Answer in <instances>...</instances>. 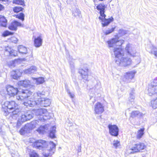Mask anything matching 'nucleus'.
<instances>
[{
	"label": "nucleus",
	"mask_w": 157,
	"mask_h": 157,
	"mask_svg": "<svg viewBox=\"0 0 157 157\" xmlns=\"http://www.w3.org/2000/svg\"><path fill=\"white\" fill-rule=\"evenodd\" d=\"M2 111L5 116L10 114L13 119H15L21 115L17 121V126L18 127H20L23 123L30 120L33 117V113L30 110L25 113L24 114H21L20 109H18L17 104L14 101L2 102Z\"/></svg>",
	"instance_id": "f257e3e1"
},
{
	"label": "nucleus",
	"mask_w": 157,
	"mask_h": 157,
	"mask_svg": "<svg viewBox=\"0 0 157 157\" xmlns=\"http://www.w3.org/2000/svg\"><path fill=\"white\" fill-rule=\"evenodd\" d=\"M45 95L44 92L38 91L34 94L33 98L34 100H27L23 104L27 107H33L37 106H49L51 104L50 100L44 97Z\"/></svg>",
	"instance_id": "f03ea898"
},
{
	"label": "nucleus",
	"mask_w": 157,
	"mask_h": 157,
	"mask_svg": "<svg viewBox=\"0 0 157 157\" xmlns=\"http://www.w3.org/2000/svg\"><path fill=\"white\" fill-rule=\"evenodd\" d=\"M113 52L116 58V63L118 65L126 67L130 65L131 63V59L126 57L123 53V50L119 48L113 49Z\"/></svg>",
	"instance_id": "7ed1b4c3"
},
{
	"label": "nucleus",
	"mask_w": 157,
	"mask_h": 157,
	"mask_svg": "<svg viewBox=\"0 0 157 157\" xmlns=\"http://www.w3.org/2000/svg\"><path fill=\"white\" fill-rule=\"evenodd\" d=\"M148 94L150 96L157 94V78L152 80L148 85ZM151 104L154 109L157 108V97L151 101Z\"/></svg>",
	"instance_id": "20e7f679"
},
{
	"label": "nucleus",
	"mask_w": 157,
	"mask_h": 157,
	"mask_svg": "<svg viewBox=\"0 0 157 157\" xmlns=\"http://www.w3.org/2000/svg\"><path fill=\"white\" fill-rule=\"evenodd\" d=\"M41 121L39 120H36L27 124L24 127L20 129L19 131L20 134L22 135H24L26 133L29 132L30 130L34 128L38 127L41 124Z\"/></svg>",
	"instance_id": "39448f33"
},
{
	"label": "nucleus",
	"mask_w": 157,
	"mask_h": 157,
	"mask_svg": "<svg viewBox=\"0 0 157 157\" xmlns=\"http://www.w3.org/2000/svg\"><path fill=\"white\" fill-rule=\"evenodd\" d=\"M34 111L36 116H40L39 120L40 121H45L50 118L49 113L45 109H39Z\"/></svg>",
	"instance_id": "423d86ee"
},
{
	"label": "nucleus",
	"mask_w": 157,
	"mask_h": 157,
	"mask_svg": "<svg viewBox=\"0 0 157 157\" xmlns=\"http://www.w3.org/2000/svg\"><path fill=\"white\" fill-rule=\"evenodd\" d=\"M32 146L34 148L36 149L42 151L46 150L48 148V142L42 140H36Z\"/></svg>",
	"instance_id": "0eeeda50"
},
{
	"label": "nucleus",
	"mask_w": 157,
	"mask_h": 157,
	"mask_svg": "<svg viewBox=\"0 0 157 157\" xmlns=\"http://www.w3.org/2000/svg\"><path fill=\"white\" fill-rule=\"evenodd\" d=\"M32 92L29 90H22L19 91L16 95L17 99L18 100H22L29 97L32 95Z\"/></svg>",
	"instance_id": "6e6552de"
},
{
	"label": "nucleus",
	"mask_w": 157,
	"mask_h": 157,
	"mask_svg": "<svg viewBox=\"0 0 157 157\" xmlns=\"http://www.w3.org/2000/svg\"><path fill=\"white\" fill-rule=\"evenodd\" d=\"M146 147V145L143 143L136 144L132 147L131 149L128 150V152L129 154L139 152L140 150L144 149Z\"/></svg>",
	"instance_id": "1a4fd4ad"
},
{
	"label": "nucleus",
	"mask_w": 157,
	"mask_h": 157,
	"mask_svg": "<svg viewBox=\"0 0 157 157\" xmlns=\"http://www.w3.org/2000/svg\"><path fill=\"white\" fill-rule=\"evenodd\" d=\"M125 50L128 54L130 56L133 57L137 56L139 57V53L136 52L135 48L132 44H128L125 48Z\"/></svg>",
	"instance_id": "9d476101"
},
{
	"label": "nucleus",
	"mask_w": 157,
	"mask_h": 157,
	"mask_svg": "<svg viewBox=\"0 0 157 157\" xmlns=\"http://www.w3.org/2000/svg\"><path fill=\"white\" fill-rule=\"evenodd\" d=\"M105 6L104 5L102 4H99L97 6V9L100 11V16L99 17L100 20H113V18L111 17V18L106 19L105 18V15L104 14V10L105 9Z\"/></svg>",
	"instance_id": "9b49d317"
},
{
	"label": "nucleus",
	"mask_w": 157,
	"mask_h": 157,
	"mask_svg": "<svg viewBox=\"0 0 157 157\" xmlns=\"http://www.w3.org/2000/svg\"><path fill=\"white\" fill-rule=\"evenodd\" d=\"M7 94L11 97H14L16 95H17L18 93V89L10 85L7 86L6 87Z\"/></svg>",
	"instance_id": "f8f14e48"
},
{
	"label": "nucleus",
	"mask_w": 157,
	"mask_h": 157,
	"mask_svg": "<svg viewBox=\"0 0 157 157\" xmlns=\"http://www.w3.org/2000/svg\"><path fill=\"white\" fill-rule=\"evenodd\" d=\"M109 133L112 136H117L118 135L119 129L118 127L115 125L109 124L108 125Z\"/></svg>",
	"instance_id": "ddd939ff"
},
{
	"label": "nucleus",
	"mask_w": 157,
	"mask_h": 157,
	"mask_svg": "<svg viewBox=\"0 0 157 157\" xmlns=\"http://www.w3.org/2000/svg\"><path fill=\"white\" fill-rule=\"evenodd\" d=\"M78 72L79 73L82 79L85 81H88L89 69L87 67L84 69H79Z\"/></svg>",
	"instance_id": "4468645a"
},
{
	"label": "nucleus",
	"mask_w": 157,
	"mask_h": 157,
	"mask_svg": "<svg viewBox=\"0 0 157 157\" xmlns=\"http://www.w3.org/2000/svg\"><path fill=\"white\" fill-rule=\"evenodd\" d=\"M136 73L134 71H131L126 73L123 78V81L127 82H130V80L134 78Z\"/></svg>",
	"instance_id": "2eb2a0df"
},
{
	"label": "nucleus",
	"mask_w": 157,
	"mask_h": 157,
	"mask_svg": "<svg viewBox=\"0 0 157 157\" xmlns=\"http://www.w3.org/2000/svg\"><path fill=\"white\" fill-rule=\"evenodd\" d=\"M104 111V108L103 105L99 102H98L94 105V111L95 114H100Z\"/></svg>",
	"instance_id": "dca6fc26"
},
{
	"label": "nucleus",
	"mask_w": 157,
	"mask_h": 157,
	"mask_svg": "<svg viewBox=\"0 0 157 157\" xmlns=\"http://www.w3.org/2000/svg\"><path fill=\"white\" fill-rule=\"evenodd\" d=\"M23 24L17 22L16 20L12 22L9 26V29L11 30L16 31L17 27H23Z\"/></svg>",
	"instance_id": "f3484780"
},
{
	"label": "nucleus",
	"mask_w": 157,
	"mask_h": 157,
	"mask_svg": "<svg viewBox=\"0 0 157 157\" xmlns=\"http://www.w3.org/2000/svg\"><path fill=\"white\" fill-rule=\"evenodd\" d=\"M22 71L21 70L17 69L15 71H13L11 72V76L13 79H17L21 76Z\"/></svg>",
	"instance_id": "a211bd4d"
},
{
	"label": "nucleus",
	"mask_w": 157,
	"mask_h": 157,
	"mask_svg": "<svg viewBox=\"0 0 157 157\" xmlns=\"http://www.w3.org/2000/svg\"><path fill=\"white\" fill-rule=\"evenodd\" d=\"M42 43V39L40 36L35 38L34 45L36 48H38L41 46Z\"/></svg>",
	"instance_id": "6ab92c4d"
},
{
	"label": "nucleus",
	"mask_w": 157,
	"mask_h": 157,
	"mask_svg": "<svg viewBox=\"0 0 157 157\" xmlns=\"http://www.w3.org/2000/svg\"><path fill=\"white\" fill-rule=\"evenodd\" d=\"M31 82L30 81L28 80H22L18 82V84L20 86L25 87H27L30 86Z\"/></svg>",
	"instance_id": "aec40b11"
},
{
	"label": "nucleus",
	"mask_w": 157,
	"mask_h": 157,
	"mask_svg": "<svg viewBox=\"0 0 157 157\" xmlns=\"http://www.w3.org/2000/svg\"><path fill=\"white\" fill-rule=\"evenodd\" d=\"M36 71V67L33 66L23 71L25 74H30L34 73Z\"/></svg>",
	"instance_id": "412c9836"
},
{
	"label": "nucleus",
	"mask_w": 157,
	"mask_h": 157,
	"mask_svg": "<svg viewBox=\"0 0 157 157\" xmlns=\"http://www.w3.org/2000/svg\"><path fill=\"white\" fill-rule=\"evenodd\" d=\"M117 41V37L113 38L111 40L107 41L109 47H113L114 46L116 45Z\"/></svg>",
	"instance_id": "4be33fe9"
},
{
	"label": "nucleus",
	"mask_w": 157,
	"mask_h": 157,
	"mask_svg": "<svg viewBox=\"0 0 157 157\" xmlns=\"http://www.w3.org/2000/svg\"><path fill=\"white\" fill-rule=\"evenodd\" d=\"M56 145L53 142L50 141L49 143L48 142V146L47 149L50 151H53L55 149Z\"/></svg>",
	"instance_id": "5701e85b"
},
{
	"label": "nucleus",
	"mask_w": 157,
	"mask_h": 157,
	"mask_svg": "<svg viewBox=\"0 0 157 157\" xmlns=\"http://www.w3.org/2000/svg\"><path fill=\"white\" fill-rule=\"evenodd\" d=\"M6 51L8 52L10 55L12 56H15L17 55V52L12 49H11L9 47H7L6 48Z\"/></svg>",
	"instance_id": "b1692460"
},
{
	"label": "nucleus",
	"mask_w": 157,
	"mask_h": 157,
	"mask_svg": "<svg viewBox=\"0 0 157 157\" xmlns=\"http://www.w3.org/2000/svg\"><path fill=\"white\" fill-rule=\"evenodd\" d=\"M18 49L19 52L21 54H26L27 52V48L23 46H19Z\"/></svg>",
	"instance_id": "393cba45"
},
{
	"label": "nucleus",
	"mask_w": 157,
	"mask_h": 157,
	"mask_svg": "<svg viewBox=\"0 0 157 157\" xmlns=\"http://www.w3.org/2000/svg\"><path fill=\"white\" fill-rule=\"evenodd\" d=\"M56 127L54 126L52 127L50 130L49 136L52 138L55 137V133L56 131Z\"/></svg>",
	"instance_id": "a878e982"
},
{
	"label": "nucleus",
	"mask_w": 157,
	"mask_h": 157,
	"mask_svg": "<svg viewBox=\"0 0 157 157\" xmlns=\"http://www.w3.org/2000/svg\"><path fill=\"white\" fill-rule=\"evenodd\" d=\"M141 113H140L138 111H135L132 112L130 116L132 118H134L136 116L140 117L141 116Z\"/></svg>",
	"instance_id": "bb28decb"
},
{
	"label": "nucleus",
	"mask_w": 157,
	"mask_h": 157,
	"mask_svg": "<svg viewBox=\"0 0 157 157\" xmlns=\"http://www.w3.org/2000/svg\"><path fill=\"white\" fill-rule=\"evenodd\" d=\"M134 90H132L130 94V97L129 98V101L131 102L132 104L134 102V99L135 98L134 96L133 95L134 94Z\"/></svg>",
	"instance_id": "cd10ccee"
},
{
	"label": "nucleus",
	"mask_w": 157,
	"mask_h": 157,
	"mask_svg": "<svg viewBox=\"0 0 157 157\" xmlns=\"http://www.w3.org/2000/svg\"><path fill=\"white\" fill-rule=\"evenodd\" d=\"M32 79L33 80H35L36 82L38 84H42L44 82V78L42 77H40L37 78H33Z\"/></svg>",
	"instance_id": "c85d7f7f"
},
{
	"label": "nucleus",
	"mask_w": 157,
	"mask_h": 157,
	"mask_svg": "<svg viewBox=\"0 0 157 157\" xmlns=\"http://www.w3.org/2000/svg\"><path fill=\"white\" fill-rule=\"evenodd\" d=\"M29 157H40L39 155L36 151L32 150L29 153Z\"/></svg>",
	"instance_id": "c756f323"
},
{
	"label": "nucleus",
	"mask_w": 157,
	"mask_h": 157,
	"mask_svg": "<svg viewBox=\"0 0 157 157\" xmlns=\"http://www.w3.org/2000/svg\"><path fill=\"white\" fill-rule=\"evenodd\" d=\"M46 125L45 126H40V127L38 128L37 131L40 134H43L45 132Z\"/></svg>",
	"instance_id": "7c9ffc66"
},
{
	"label": "nucleus",
	"mask_w": 157,
	"mask_h": 157,
	"mask_svg": "<svg viewBox=\"0 0 157 157\" xmlns=\"http://www.w3.org/2000/svg\"><path fill=\"white\" fill-rule=\"evenodd\" d=\"M80 14V12L79 10L78 9H76L74 11H73V14L75 17H77L76 19H78V18L77 17H79Z\"/></svg>",
	"instance_id": "2f4dec72"
},
{
	"label": "nucleus",
	"mask_w": 157,
	"mask_h": 157,
	"mask_svg": "<svg viewBox=\"0 0 157 157\" xmlns=\"http://www.w3.org/2000/svg\"><path fill=\"white\" fill-rule=\"evenodd\" d=\"M144 128H141L138 132L137 135V138L138 139L140 138L144 134Z\"/></svg>",
	"instance_id": "473e14b6"
},
{
	"label": "nucleus",
	"mask_w": 157,
	"mask_h": 157,
	"mask_svg": "<svg viewBox=\"0 0 157 157\" xmlns=\"http://www.w3.org/2000/svg\"><path fill=\"white\" fill-rule=\"evenodd\" d=\"M13 3H15L21 5H25V2L23 0H15L13 2Z\"/></svg>",
	"instance_id": "72a5a7b5"
},
{
	"label": "nucleus",
	"mask_w": 157,
	"mask_h": 157,
	"mask_svg": "<svg viewBox=\"0 0 157 157\" xmlns=\"http://www.w3.org/2000/svg\"><path fill=\"white\" fill-rule=\"evenodd\" d=\"M157 49V48L153 46L150 52L149 53L151 54H153L157 57V51L156 50Z\"/></svg>",
	"instance_id": "f704fd0d"
},
{
	"label": "nucleus",
	"mask_w": 157,
	"mask_h": 157,
	"mask_svg": "<svg viewBox=\"0 0 157 157\" xmlns=\"http://www.w3.org/2000/svg\"><path fill=\"white\" fill-rule=\"evenodd\" d=\"M69 61L70 67L71 70H73L74 69V65L73 61L75 60L71 58H69L68 59Z\"/></svg>",
	"instance_id": "c9c22d12"
},
{
	"label": "nucleus",
	"mask_w": 157,
	"mask_h": 157,
	"mask_svg": "<svg viewBox=\"0 0 157 157\" xmlns=\"http://www.w3.org/2000/svg\"><path fill=\"white\" fill-rule=\"evenodd\" d=\"M113 20H101V23L102 26L104 27L108 25Z\"/></svg>",
	"instance_id": "e433bc0d"
},
{
	"label": "nucleus",
	"mask_w": 157,
	"mask_h": 157,
	"mask_svg": "<svg viewBox=\"0 0 157 157\" xmlns=\"http://www.w3.org/2000/svg\"><path fill=\"white\" fill-rule=\"evenodd\" d=\"M13 34V33L10 32H9L8 30L5 31L2 34V36L3 37H6L10 35H12Z\"/></svg>",
	"instance_id": "4c0bfd02"
},
{
	"label": "nucleus",
	"mask_w": 157,
	"mask_h": 157,
	"mask_svg": "<svg viewBox=\"0 0 157 157\" xmlns=\"http://www.w3.org/2000/svg\"><path fill=\"white\" fill-rule=\"evenodd\" d=\"M23 9V8L21 7L17 6L14 7L13 8V11L14 12L17 13L20 11H22Z\"/></svg>",
	"instance_id": "58836bf2"
},
{
	"label": "nucleus",
	"mask_w": 157,
	"mask_h": 157,
	"mask_svg": "<svg viewBox=\"0 0 157 157\" xmlns=\"http://www.w3.org/2000/svg\"><path fill=\"white\" fill-rule=\"evenodd\" d=\"M7 20H0V26L6 27V26Z\"/></svg>",
	"instance_id": "ea45409f"
},
{
	"label": "nucleus",
	"mask_w": 157,
	"mask_h": 157,
	"mask_svg": "<svg viewBox=\"0 0 157 157\" xmlns=\"http://www.w3.org/2000/svg\"><path fill=\"white\" fill-rule=\"evenodd\" d=\"M24 14L22 13H19L16 15V17L20 20H24Z\"/></svg>",
	"instance_id": "a19ab883"
},
{
	"label": "nucleus",
	"mask_w": 157,
	"mask_h": 157,
	"mask_svg": "<svg viewBox=\"0 0 157 157\" xmlns=\"http://www.w3.org/2000/svg\"><path fill=\"white\" fill-rule=\"evenodd\" d=\"M120 143L118 140H114L113 142V146L116 148L120 145Z\"/></svg>",
	"instance_id": "79ce46f5"
},
{
	"label": "nucleus",
	"mask_w": 157,
	"mask_h": 157,
	"mask_svg": "<svg viewBox=\"0 0 157 157\" xmlns=\"http://www.w3.org/2000/svg\"><path fill=\"white\" fill-rule=\"evenodd\" d=\"M124 41L123 40H119L118 38L117 37V41L116 43V46H121L123 43Z\"/></svg>",
	"instance_id": "37998d69"
},
{
	"label": "nucleus",
	"mask_w": 157,
	"mask_h": 157,
	"mask_svg": "<svg viewBox=\"0 0 157 157\" xmlns=\"http://www.w3.org/2000/svg\"><path fill=\"white\" fill-rule=\"evenodd\" d=\"M115 27L111 29L106 30L105 32V34L106 35H108L113 32L115 29Z\"/></svg>",
	"instance_id": "c03bdc74"
},
{
	"label": "nucleus",
	"mask_w": 157,
	"mask_h": 157,
	"mask_svg": "<svg viewBox=\"0 0 157 157\" xmlns=\"http://www.w3.org/2000/svg\"><path fill=\"white\" fill-rule=\"evenodd\" d=\"M16 61H12L8 63V64L11 67H14L15 66V63Z\"/></svg>",
	"instance_id": "a18cd8bd"
},
{
	"label": "nucleus",
	"mask_w": 157,
	"mask_h": 157,
	"mask_svg": "<svg viewBox=\"0 0 157 157\" xmlns=\"http://www.w3.org/2000/svg\"><path fill=\"white\" fill-rule=\"evenodd\" d=\"M10 40L12 42H13L14 43H16L18 41L17 38L14 36H13L11 37Z\"/></svg>",
	"instance_id": "49530a36"
},
{
	"label": "nucleus",
	"mask_w": 157,
	"mask_h": 157,
	"mask_svg": "<svg viewBox=\"0 0 157 157\" xmlns=\"http://www.w3.org/2000/svg\"><path fill=\"white\" fill-rule=\"evenodd\" d=\"M127 33L126 31L123 29H120L119 31V33L121 35H123L126 34Z\"/></svg>",
	"instance_id": "de8ad7c7"
},
{
	"label": "nucleus",
	"mask_w": 157,
	"mask_h": 157,
	"mask_svg": "<svg viewBox=\"0 0 157 157\" xmlns=\"http://www.w3.org/2000/svg\"><path fill=\"white\" fill-rule=\"evenodd\" d=\"M98 84H97L93 88H92V89H90V90H91V91H93L94 90V91H95L96 90H97L98 89Z\"/></svg>",
	"instance_id": "09e8293b"
},
{
	"label": "nucleus",
	"mask_w": 157,
	"mask_h": 157,
	"mask_svg": "<svg viewBox=\"0 0 157 157\" xmlns=\"http://www.w3.org/2000/svg\"><path fill=\"white\" fill-rule=\"evenodd\" d=\"M68 93L69 94L71 98H73L74 97V94L71 93L70 92V91H68Z\"/></svg>",
	"instance_id": "8fccbe9b"
},
{
	"label": "nucleus",
	"mask_w": 157,
	"mask_h": 157,
	"mask_svg": "<svg viewBox=\"0 0 157 157\" xmlns=\"http://www.w3.org/2000/svg\"><path fill=\"white\" fill-rule=\"evenodd\" d=\"M9 2V0H3L2 2V3L3 4H7Z\"/></svg>",
	"instance_id": "3c124183"
},
{
	"label": "nucleus",
	"mask_w": 157,
	"mask_h": 157,
	"mask_svg": "<svg viewBox=\"0 0 157 157\" xmlns=\"http://www.w3.org/2000/svg\"><path fill=\"white\" fill-rule=\"evenodd\" d=\"M36 141H35V140L33 138H30L29 140V141L30 143H33V144Z\"/></svg>",
	"instance_id": "603ef678"
},
{
	"label": "nucleus",
	"mask_w": 157,
	"mask_h": 157,
	"mask_svg": "<svg viewBox=\"0 0 157 157\" xmlns=\"http://www.w3.org/2000/svg\"><path fill=\"white\" fill-rule=\"evenodd\" d=\"M0 20H6L5 17L1 15H0Z\"/></svg>",
	"instance_id": "864d4df0"
},
{
	"label": "nucleus",
	"mask_w": 157,
	"mask_h": 157,
	"mask_svg": "<svg viewBox=\"0 0 157 157\" xmlns=\"http://www.w3.org/2000/svg\"><path fill=\"white\" fill-rule=\"evenodd\" d=\"M81 146L80 145L78 147V153H79V152H81Z\"/></svg>",
	"instance_id": "5fc2aeb1"
},
{
	"label": "nucleus",
	"mask_w": 157,
	"mask_h": 157,
	"mask_svg": "<svg viewBox=\"0 0 157 157\" xmlns=\"http://www.w3.org/2000/svg\"><path fill=\"white\" fill-rule=\"evenodd\" d=\"M4 9V6L1 4H0V11Z\"/></svg>",
	"instance_id": "6e6d98bb"
},
{
	"label": "nucleus",
	"mask_w": 157,
	"mask_h": 157,
	"mask_svg": "<svg viewBox=\"0 0 157 157\" xmlns=\"http://www.w3.org/2000/svg\"><path fill=\"white\" fill-rule=\"evenodd\" d=\"M44 155L46 157H47L48 156H49V154H44Z\"/></svg>",
	"instance_id": "4d7b16f0"
},
{
	"label": "nucleus",
	"mask_w": 157,
	"mask_h": 157,
	"mask_svg": "<svg viewBox=\"0 0 157 157\" xmlns=\"http://www.w3.org/2000/svg\"><path fill=\"white\" fill-rule=\"evenodd\" d=\"M2 126L0 125V132L2 131Z\"/></svg>",
	"instance_id": "13d9d810"
},
{
	"label": "nucleus",
	"mask_w": 157,
	"mask_h": 157,
	"mask_svg": "<svg viewBox=\"0 0 157 157\" xmlns=\"http://www.w3.org/2000/svg\"><path fill=\"white\" fill-rule=\"evenodd\" d=\"M70 126H71L73 125V124L72 123H70Z\"/></svg>",
	"instance_id": "bf43d9fd"
},
{
	"label": "nucleus",
	"mask_w": 157,
	"mask_h": 157,
	"mask_svg": "<svg viewBox=\"0 0 157 157\" xmlns=\"http://www.w3.org/2000/svg\"><path fill=\"white\" fill-rule=\"evenodd\" d=\"M3 0H0V2H1L2 3Z\"/></svg>",
	"instance_id": "052dcab7"
},
{
	"label": "nucleus",
	"mask_w": 157,
	"mask_h": 157,
	"mask_svg": "<svg viewBox=\"0 0 157 157\" xmlns=\"http://www.w3.org/2000/svg\"><path fill=\"white\" fill-rule=\"evenodd\" d=\"M99 1H103L104 0H99Z\"/></svg>",
	"instance_id": "680f3d73"
}]
</instances>
